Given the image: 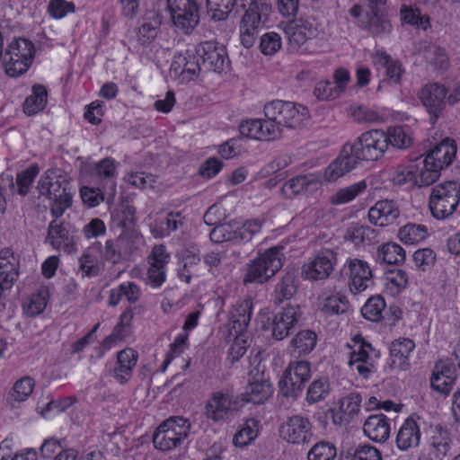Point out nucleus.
Wrapping results in <instances>:
<instances>
[{"mask_svg":"<svg viewBox=\"0 0 460 460\" xmlns=\"http://www.w3.org/2000/svg\"><path fill=\"white\" fill-rule=\"evenodd\" d=\"M337 450L333 443L322 440L314 444L307 453V460H334Z\"/></svg>","mask_w":460,"mask_h":460,"instance_id":"60","label":"nucleus"},{"mask_svg":"<svg viewBox=\"0 0 460 460\" xmlns=\"http://www.w3.org/2000/svg\"><path fill=\"white\" fill-rule=\"evenodd\" d=\"M131 251V246L124 234L116 240H108L105 243L104 257L113 264L124 260Z\"/></svg>","mask_w":460,"mask_h":460,"instance_id":"47","label":"nucleus"},{"mask_svg":"<svg viewBox=\"0 0 460 460\" xmlns=\"http://www.w3.org/2000/svg\"><path fill=\"white\" fill-rule=\"evenodd\" d=\"M387 150L389 147L394 149H407L413 143V131L407 125L389 126L384 129Z\"/></svg>","mask_w":460,"mask_h":460,"instance_id":"36","label":"nucleus"},{"mask_svg":"<svg viewBox=\"0 0 460 460\" xmlns=\"http://www.w3.org/2000/svg\"><path fill=\"white\" fill-rule=\"evenodd\" d=\"M460 203V182L444 181L435 185L430 191L429 206L431 215L443 220L452 216Z\"/></svg>","mask_w":460,"mask_h":460,"instance_id":"6","label":"nucleus"},{"mask_svg":"<svg viewBox=\"0 0 460 460\" xmlns=\"http://www.w3.org/2000/svg\"><path fill=\"white\" fill-rule=\"evenodd\" d=\"M38 189L40 195L51 201V213L61 217L71 207L74 190L68 175L60 169L48 170L40 177Z\"/></svg>","mask_w":460,"mask_h":460,"instance_id":"3","label":"nucleus"},{"mask_svg":"<svg viewBox=\"0 0 460 460\" xmlns=\"http://www.w3.org/2000/svg\"><path fill=\"white\" fill-rule=\"evenodd\" d=\"M46 243L53 249L63 251L67 254L75 253L78 250V238L75 232L56 223L49 225Z\"/></svg>","mask_w":460,"mask_h":460,"instance_id":"24","label":"nucleus"},{"mask_svg":"<svg viewBox=\"0 0 460 460\" xmlns=\"http://www.w3.org/2000/svg\"><path fill=\"white\" fill-rule=\"evenodd\" d=\"M355 22L375 37L383 38L393 31V24L385 9L374 8L366 12L360 4H354L349 11Z\"/></svg>","mask_w":460,"mask_h":460,"instance_id":"9","label":"nucleus"},{"mask_svg":"<svg viewBox=\"0 0 460 460\" xmlns=\"http://www.w3.org/2000/svg\"><path fill=\"white\" fill-rule=\"evenodd\" d=\"M413 186L426 187L434 183L441 176L429 161L422 155L421 159L411 161Z\"/></svg>","mask_w":460,"mask_h":460,"instance_id":"37","label":"nucleus"},{"mask_svg":"<svg viewBox=\"0 0 460 460\" xmlns=\"http://www.w3.org/2000/svg\"><path fill=\"white\" fill-rule=\"evenodd\" d=\"M35 381L31 376H23L17 380L7 395V402L12 407L25 402L32 394Z\"/></svg>","mask_w":460,"mask_h":460,"instance_id":"46","label":"nucleus"},{"mask_svg":"<svg viewBox=\"0 0 460 460\" xmlns=\"http://www.w3.org/2000/svg\"><path fill=\"white\" fill-rule=\"evenodd\" d=\"M451 439L448 432L441 427L436 428L430 445L438 452V456H445L450 449Z\"/></svg>","mask_w":460,"mask_h":460,"instance_id":"64","label":"nucleus"},{"mask_svg":"<svg viewBox=\"0 0 460 460\" xmlns=\"http://www.w3.org/2000/svg\"><path fill=\"white\" fill-rule=\"evenodd\" d=\"M401 215V209L393 199H380L369 209L367 218L370 224L377 227H387L394 225Z\"/></svg>","mask_w":460,"mask_h":460,"instance_id":"23","label":"nucleus"},{"mask_svg":"<svg viewBox=\"0 0 460 460\" xmlns=\"http://www.w3.org/2000/svg\"><path fill=\"white\" fill-rule=\"evenodd\" d=\"M457 152L456 143L450 137L431 146L424 153V156L441 175L442 171L449 167L456 159Z\"/></svg>","mask_w":460,"mask_h":460,"instance_id":"20","label":"nucleus"},{"mask_svg":"<svg viewBox=\"0 0 460 460\" xmlns=\"http://www.w3.org/2000/svg\"><path fill=\"white\" fill-rule=\"evenodd\" d=\"M181 224V216L176 212L161 211L149 217V227L155 238H163L176 230Z\"/></svg>","mask_w":460,"mask_h":460,"instance_id":"29","label":"nucleus"},{"mask_svg":"<svg viewBox=\"0 0 460 460\" xmlns=\"http://www.w3.org/2000/svg\"><path fill=\"white\" fill-rule=\"evenodd\" d=\"M48 102V91L42 84H34L31 93L23 103V112L28 116L35 115L44 110Z\"/></svg>","mask_w":460,"mask_h":460,"instance_id":"45","label":"nucleus"},{"mask_svg":"<svg viewBox=\"0 0 460 460\" xmlns=\"http://www.w3.org/2000/svg\"><path fill=\"white\" fill-rule=\"evenodd\" d=\"M194 51L195 57L198 56L203 65L210 70L220 73L227 66V53L223 45L214 41H205L196 46Z\"/></svg>","mask_w":460,"mask_h":460,"instance_id":"21","label":"nucleus"},{"mask_svg":"<svg viewBox=\"0 0 460 460\" xmlns=\"http://www.w3.org/2000/svg\"><path fill=\"white\" fill-rule=\"evenodd\" d=\"M371 59V62L376 70L381 73L384 70V75L387 80L393 84H399L404 73V69L400 61L393 58L383 49H374L367 52Z\"/></svg>","mask_w":460,"mask_h":460,"instance_id":"22","label":"nucleus"},{"mask_svg":"<svg viewBox=\"0 0 460 460\" xmlns=\"http://www.w3.org/2000/svg\"><path fill=\"white\" fill-rule=\"evenodd\" d=\"M80 270L88 277L96 276L103 268V256L100 244H95L84 251L80 258Z\"/></svg>","mask_w":460,"mask_h":460,"instance_id":"40","label":"nucleus"},{"mask_svg":"<svg viewBox=\"0 0 460 460\" xmlns=\"http://www.w3.org/2000/svg\"><path fill=\"white\" fill-rule=\"evenodd\" d=\"M167 8L175 26L186 32L199 22V11L195 0H167Z\"/></svg>","mask_w":460,"mask_h":460,"instance_id":"18","label":"nucleus"},{"mask_svg":"<svg viewBox=\"0 0 460 460\" xmlns=\"http://www.w3.org/2000/svg\"><path fill=\"white\" fill-rule=\"evenodd\" d=\"M374 230L369 226L352 223L346 230L344 238L355 247L360 248L371 243Z\"/></svg>","mask_w":460,"mask_h":460,"instance_id":"51","label":"nucleus"},{"mask_svg":"<svg viewBox=\"0 0 460 460\" xmlns=\"http://www.w3.org/2000/svg\"><path fill=\"white\" fill-rule=\"evenodd\" d=\"M429 235L428 227L421 224H406L397 233V238L406 245L417 244Z\"/></svg>","mask_w":460,"mask_h":460,"instance_id":"48","label":"nucleus"},{"mask_svg":"<svg viewBox=\"0 0 460 460\" xmlns=\"http://www.w3.org/2000/svg\"><path fill=\"white\" fill-rule=\"evenodd\" d=\"M383 284L387 288H406L411 285L412 281L404 270L395 269L385 272Z\"/></svg>","mask_w":460,"mask_h":460,"instance_id":"63","label":"nucleus"},{"mask_svg":"<svg viewBox=\"0 0 460 460\" xmlns=\"http://www.w3.org/2000/svg\"><path fill=\"white\" fill-rule=\"evenodd\" d=\"M312 375L311 364L305 360L291 361L283 371L279 386L285 397H297Z\"/></svg>","mask_w":460,"mask_h":460,"instance_id":"12","label":"nucleus"},{"mask_svg":"<svg viewBox=\"0 0 460 460\" xmlns=\"http://www.w3.org/2000/svg\"><path fill=\"white\" fill-rule=\"evenodd\" d=\"M340 277L349 288H369L375 284L371 264L356 257L345 260L340 270Z\"/></svg>","mask_w":460,"mask_h":460,"instance_id":"13","label":"nucleus"},{"mask_svg":"<svg viewBox=\"0 0 460 460\" xmlns=\"http://www.w3.org/2000/svg\"><path fill=\"white\" fill-rule=\"evenodd\" d=\"M199 261V249L196 246H190L182 251L180 254L178 278L183 283L189 284L197 271Z\"/></svg>","mask_w":460,"mask_h":460,"instance_id":"39","label":"nucleus"},{"mask_svg":"<svg viewBox=\"0 0 460 460\" xmlns=\"http://www.w3.org/2000/svg\"><path fill=\"white\" fill-rule=\"evenodd\" d=\"M343 460H382L380 451L371 445H359L341 454Z\"/></svg>","mask_w":460,"mask_h":460,"instance_id":"53","label":"nucleus"},{"mask_svg":"<svg viewBox=\"0 0 460 460\" xmlns=\"http://www.w3.org/2000/svg\"><path fill=\"white\" fill-rule=\"evenodd\" d=\"M133 319L131 309L126 310L119 317V322L114 327L112 333L105 338L103 345L108 348L112 342L121 341L128 334V328Z\"/></svg>","mask_w":460,"mask_h":460,"instance_id":"54","label":"nucleus"},{"mask_svg":"<svg viewBox=\"0 0 460 460\" xmlns=\"http://www.w3.org/2000/svg\"><path fill=\"white\" fill-rule=\"evenodd\" d=\"M237 408V401L232 395L216 392L206 403V415L213 421H220L227 419Z\"/></svg>","mask_w":460,"mask_h":460,"instance_id":"26","label":"nucleus"},{"mask_svg":"<svg viewBox=\"0 0 460 460\" xmlns=\"http://www.w3.org/2000/svg\"><path fill=\"white\" fill-rule=\"evenodd\" d=\"M19 258L10 248L0 251V288H12L19 279Z\"/></svg>","mask_w":460,"mask_h":460,"instance_id":"28","label":"nucleus"},{"mask_svg":"<svg viewBox=\"0 0 460 460\" xmlns=\"http://www.w3.org/2000/svg\"><path fill=\"white\" fill-rule=\"evenodd\" d=\"M76 7L72 1L49 0L47 4V13L53 20H61L75 13Z\"/></svg>","mask_w":460,"mask_h":460,"instance_id":"59","label":"nucleus"},{"mask_svg":"<svg viewBox=\"0 0 460 460\" xmlns=\"http://www.w3.org/2000/svg\"><path fill=\"white\" fill-rule=\"evenodd\" d=\"M330 393V383L326 377L313 381L307 389L305 400L309 404L323 401Z\"/></svg>","mask_w":460,"mask_h":460,"instance_id":"56","label":"nucleus"},{"mask_svg":"<svg viewBox=\"0 0 460 460\" xmlns=\"http://www.w3.org/2000/svg\"><path fill=\"white\" fill-rule=\"evenodd\" d=\"M282 248H270L261 253L249 266L245 276L246 283L263 284L283 265Z\"/></svg>","mask_w":460,"mask_h":460,"instance_id":"10","label":"nucleus"},{"mask_svg":"<svg viewBox=\"0 0 460 460\" xmlns=\"http://www.w3.org/2000/svg\"><path fill=\"white\" fill-rule=\"evenodd\" d=\"M210 239L214 243L237 242L234 222L217 226L210 232Z\"/></svg>","mask_w":460,"mask_h":460,"instance_id":"62","label":"nucleus"},{"mask_svg":"<svg viewBox=\"0 0 460 460\" xmlns=\"http://www.w3.org/2000/svg\"><path fill=\"white\" fill-rule=\"evenodd\" d=\"M49 297V289H37L28 295L22 302L24 313L31 317L41 314L47 305Z\"/></svg>","mask_w":460,"mask_h":460,"instance_id":"49","label":"nucleus"},{"mask_svg":"<svg viewBox=\"0 0 460 460\" xmlns=\"http://www.w3.org/2000/svg\"><path fill=\"white\" fill-rule=\"evenodd\" d=\"M262 220L260 218L249 219L243 222L234 221L237 234V242H249L260 233L262 227Z\"/></svg>","mask_w":460,"mask_h":460,"instance_id":"55","label":"nucleus"},{"mask_svg":"<svg viewBox=\"0 0 460 460\" xmlns=\"http://www.w3.org/2000/svg\"><path fill=\"white\" fill-rule=\"evenodd\" d=\"M313 425L307 417L300 414L292 415L280 427L282 438L288 443L305 445L312 441Z\"/></svg>","mask_w":460,"mask_h":460,"instance_id":"17","label":"nucleus"},{"mask_svg":"<svg viewBox=\"0 0 460 460\" xmlns=\"http://www.w3.org/2000/svg\"><path fill=\"white\" fill-rule=\"evenodd\" d=\"M200 66L195 57V51L187 49L174 55L169 70V76L178 84H187L198 79Z\"/></svg>","mask_w":460,"mask_h":460,"instance_id":"15","label":"nucleus"},{"mask_svg":"<svg viewBox=\"0 0 460 460\" xmlns=\"http://www.w3.org/2000/svg\"><path fill=\"white\" fill-rule=\"evenodd\" d=\"M240 134L252 140L271 141L281 135V130L270 119L251 118L243 119L239 125Z\"/></svg>","mask_w":460,"mask_h":460,"instance_id":"19","label":"nucleus"},{"mask_svg":"<svg viewBox=\"0 0 460 460\" xmlns=\"http://www.w3.org/2000/svg\"><path fill=\"white\" fill-rule=\"evenodd\" d=\"M456 380V367L449 360H439L436 363L431 376L430 385L433 390L447 396Z\"/></svg>","mask_w":460,"mask_h":460,"instance_id":"25","label":"nucleus"},{"mask_svg":"<svg viewBox=\"0 0 460 460\" xmlns=\"http://www.w3.org/2000/svg\"><path fill=\"white\" fill-rule=\"evenodd\" d=\"M289 47L293 50H305L306 43L315 38L318 28L313 18H297L283 21L279 24Z\"/></svg>","mask_w":460,"mask_h":460,"instance_id":"11","label":"nucleus"},{"mask_svg":"<svg viewBox=\"0 0 460 460\" xmlns=\"http://www.w3.org/2000/svg\"><path fill=\"white\" fill-rule=\"evenodd\" d=\"M345 146L358 164L378 161L387 152L385 136L381 128L366 130Z\"/></svg>","mask_w":460,"mask_h":460,"instance_id":"5","label":"nucleus"},{"mask_svg":"<svg viewBox=\"0 0 460 460\" xmlns=\"http://www.w3.org/2000/svg\"><path fill=\"white\" fill-rule=\"evenodd\" d=\"M252 317V302L245 300L236 306L232 314L230 334L238 338L243 335Z\"/></svg>","mask_w":460,"mask_h":460,"instance_id":"43","label":"nucleus"},{"mask_svg":"<svg viewBox=\"0 0 460 460\" xmlns=\"http://www.w3.org/2000/svg\"><path fill=\"white\" fill-rule=\"evenodd\" d=\"M137 361V352L128 348L120 350L117 355L116 366L111 371L113 377L119 383H127L132 376V370Z\"/></svg>","mask_w":460,"mask_h":460,"instance_id":"32","label":"nucleus"},{"mask_svg":"<svg viewBox=\"0 0 460 460\" xmlns=\"http://www.w3.org/2000/svg\"><path fill=\"white\" fill-rule=\"evenodd\" d=\"M447 93L446 86L438 83L427 84L418 92V98L427 110L432 125L438 121L446 107Z\"/></svg>","mask_w":460,"mask_h":460,"instance_id":"16","label":"nucleus"},{"mask_svg":"<svg viewBox=\"0 0 460 460\" xmlns=\"http://www.w3.org/2000/svg\"><path fill=\"white\" fill-rule=\"evenodd\" d=\"M248 4L238 25L240 42L245 49L252 48L257 34L267 26L272 13L270 0H206L207 12L214 21H225L235 8Z\"/></svg>","mask_w":460,"mask_h":460,"instance_id":"1","label":"nucleus"},{"mask_svg":"<svg viewBox=\"0 0 460 460\" xmlns=\"http://www.w3.org/2000/svg\"><path fill=\"white\" fill-rule=\"evenodd\" d=\"M283 40L276 31L264 32L259 39V50L265 57H273L282 49Z\"/></svg>","mask_w":460,"mask_h":460,"instance_id":"52","label":"nucleus"},{"mask_svg":"<svg viewBox=\"0 0 460 460\" xmlns=\"http://www.w3.org/2000/svg\"><path fill=\"white\" fill-rule=\"evenodd\" d=\"M258 420L254 419L248 420L234 436V445L238 447L249 445L258 436Z\"/></svg>","mask_w":460,"mask_h":460,"instance_id":"58","label":"nucleus"},{"mask_svg":"<svg viewBox=\"0 0 460 460\" xmlns=\"http://www.w3.org/2000/svg\"><path fill=\"white\" fill-rule=\"evenodd\" d=\"M367 183L365 180L358 181L350 185L339 188L330 197L331 204L334 206L345 205L352 202L366 191Z\"/></svg>","mask_w":460,"mask_h":460,"instance_id":"44","label":"nucleus"},{"mask_svg":"<svg viewBox=\"0 0 460 460\" xmlns=\"http://www.w3.org/2000/svg\"><path fill=\"white\" fill-rule=\"evenodd\" d=\"M190 424L187 419L172 416L161 423L153 435L156 449L171 451L179 447L188 438Z\"/></svg>","mask_w":460,"mask_h":460,"instance_id":"8","label":"nucleus"},{"mask_svg":"<svg viewBox=\"0 0 460 460\" xmlns=\"http://www.w3.org/2000/svg\"><path fill=\"white\" fill-rule=\"evenodd\" d=\"M363 431L374 442H385L390 435V424L386 416L384 414L370 415L364 422Z\"/></svg>","mask_w":460,"mask_h":460,"instance_id":"33","label":"nucleus"},{"mask_svg":"<svg viewBox=\"0 0 460 460\" xmlns=\"http://www.w3.org/2000/svg\"><path fill=\"white\" fill-rule=\"evenodd\" d=\"M317 343L315 332L305 329L299 331L290 341V347L299 356L307 355L313 351Z\"/></svg>","mask_w":460,"mask_h":460,"instance_id":"50","label":"nucleus"},{"mask_svg":"<svg viewBox=\"0 0 460 460\" xmlns=\"http://www.w3.org/2000/svg\"><path fill=\"white\" fill-rule=\"evenodd\" d=\"M298 307L285 306L280 312L274 314L271 323V335L276 341H282L288 336L290 331L299 320Z\"/></svg>","mask_w":460,"mask_h":460,"instance_id":"27","label":"nucleus"},{"mask_svg":"<svg viewBox=\"0 0 460 460\" xmlns=\"http://www.w3.org/2000/svg\"><path fill=\"white\" fill-rule=\"evenodd\" d=\"M348 115L360 123H384L394 118L387 109H371L357 104L349 107Z\"/></svg>","mask_w":460,"mask_h":460,"instance_id":"34","label":"nucleus"},{"mask_svg":"<svg viewBox=\"0 0 460 460\" xmlns=\"http://www.w3.org/2000/svg\"><path fill=\"white\" fill-rule=\"evenodd\" d=\"M415 347L410 339H402L393 341L390 345V363L392 368L404 370L409 366L408 358Z\"/></svg>","mask_w":460,"mask_h":460,"instance_id":"38","label":"nucleus"},{"mask_svg":"<svg viewBox=\"0 0 460 460\" xmlns=\"http://www.w3.org/2000/svg\"><path fill=\"white\" fill-rule=\"evenodd\" d=\"M161 24V17L155 11H147L140 20V25L135 31L137 44L148 47L155 39Z\"/></svg>","mask_w":460,"mask_h":460,"instance_id":"30","label":"nucleus"},{"mask_svg":"<svg viewBox=\"0 0 460 460\" xmlns=\"http://www.w3.org/2000/svg\"><path fill=\"white\" fill-rule=\"evenodd\" d=\"M266 119H270L281 130V127L296 128L309 119V111L303 105L275 100L265 104L263 109Z\"/></svg>","mask_w":460,"mask_h":460,"instance_id":"7","label":"nucleus"},{"mask_svg":"<svg viewBox=\"0 0 460 460\" xmlns=\"http://www.w3.org/2000/svg\"><path fill=\"white\" fill-rule=\"evenodd\" d=\"M420 54L436 69H446L449 65V58L444 48L427 41L420 43Z\"/></svg>","mask_w":460,"mask_h":460,"instance_id":"42","label":"nucleus"},{"mask_svg":"<svg viewBox=\"0 0 460 460\" xmlns=\"http://www.w3.org/2000/svg\"><path fill=\"white\" fill-rule=\"evenodd\" d=\"M385 303L380 296L370 297L361 308V314L364 318L376 322L381 318L382 311Z\"/></svg>","mask_w":460,"mask_h":460,"instance_id":"61","label":"nucleus"},{"mask_svg":"<svg viewBox=\"0 0 460 460\" xmlns=\"http://www.w3.org/2000/svg\"><path fill=\"white\" fill-rule=\"evenodd\" d=\"M420 426L412 417L407 418L396 435V447L401 451H409L419 447L420 442Z\"/></svg>","mask_w":460,"mask_h":460,"instance_id":"31","label":"nucleus"},{"mask_svg":"<svg viewBox=\"0 0 460 460\" xmlns=\"http://www.w3.org/2000/svg\"><path fill=\"white\" fill-rule=\"evenodd\" d=\"M375 259L379 264H400L405 261L406 252L397 243L388 242L377 247Z\"/></svg>","mask_w":460,"mask_h":460,"instance_id":"41","label":"nucleus"},{"mask_svg":"<svg viewBox=\"0 0 460 460\" xmlns=\"http://www.w3.org/2000/svg\"><path fill=\"white\" fill-rule=\"evenodd\" d=\"M273 388L268 379L261 378L250 381L241 394L242 401L253 404L264 403L272 394Z\"/></svg>","mask_w":460,"mask_h":460,"instance_id":"35","label":"nucleus"},{"mask_svg":"<svg viewBox=\"0 0 460 460\" xmlns=\"http://www.w3.org/2000/svg\"><path fill=\"white\" fill-rule=\"evenodd\" d=\"M336 264V252L329 248L321 249L302 265L301 275L306 279L323 280L332 274Z\"/></svg>","mask_w":460,"mask_h":460,"instance_id":"14","label":"nucleus"},{"mask_svg":"<svg viewBox=\"0 0 460 460\" xmlns=\"http://www.w3.org/2000/svg\"><path fill=\"white\" fill-rule=\"evenodd\" d=\"M358 164L344 145L339 155L323 170L297 175L288 180L282 187L287 198L296 195L312 197L321 191L324 183H335L358 167Z\"/></svg>","mask_w":460,"mask_h":460,"instance_id":"2","label":"nucleus"},{"mask_svg":"<svg viewBox=\"0 0 460 460\" xmlns=\"http://www.w3.org/2000/svg\"><path fill=\"white\" fill-rule=\"evenodd\" d=\"M36 49L33 42L26 38L10 40L4 53L2 66L9 77H19L26 74L32 66Z\"/></svg>","mask_w":460,"mask_h":460,"instance_id":"4","label":"nucleus"},{"mask_svg":"<svg viewBox=\"0 0 460 460\" xmlns=\"http://www.w3.org/2000/svg\"><path fill=\"white\" fill-rule=\"evenodd\" d=\"M40 172L37 164H32L17 173L15 185L20 195H26Z\"/></svg>","mask_w":460,"mask_h":460,"instance_id":"57","label":"nucleus"}]
</instances>
